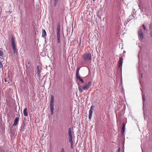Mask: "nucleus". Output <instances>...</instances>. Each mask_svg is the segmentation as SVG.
Wrapping results in <instances>:
<instances>
[{"mask_svg":"<svg viewBox=\"0 0 152 152\" xmlns=\"http://www.w3.org/2000/svg\"><path fill=\"white\" fill-rule=\"evenodd\" d=\"M120 149H121L120 148H118V152H120Z\"/></svg>","mask_w":152,"mask_h":152,"instance_id":"393cba45","label":"nucleus"},{"mask_svg":"<svg viewBox=\"0 0 152 152\" xmlns=\"http://www.w3.org/2000/svg\"><path fill=\"white\" fill-rule=\"evenodd\" d=\"M54 96L53 95H52L51 96V101L50 102V110L51 111V114L53 115V106H54Z\"/></svg>","mask_w":152,"mask_h":152,"instance_id":"f03ea898","label":"nucleus"},{"mask_svg":"<svg viewBox=\"0 0 152 152\" xmlns=\"http://www.w3.org/2000/svg\"><path fill=\"white\" fill-rule=\"evenodd\" d=\"M19 121V118L18 117L15 118L13 123L14 126H15L17 125L18 121Z\"/></svg>","mask_w":152,"mask_h":152,"instance_id":"ddd939ff","label":"nucleus"},{"mask_svg":"<svg viewBox=\"0 0 152 152\" xmlns=\"http://www.w3.org/2000/svg\"><path fill=\"white\" fill-rule=\"evenodd\" d=\"M91 81H89L86 83L85 85L83 86V89L84 90H87L91 86Z\"/></svg>","mask_w":152,"mask_h":152,"instance_id":"39448f33","label":"nucleus"},{"mask_svg":"<svg viewBox=\"0 0 152 152\" xmlns=\"http://www.w3.org/2000/svg\"><path fill=\"white\" fill-rule=\"evenodd\" d=\"M5 81H6V80L5 79Z\"/></svg>","mask_w":152,"mask_h":152,"instance_id":"cd10ccee","label":"nucleus"},{"mask_svg":"<svg viewBox=\"0 0 152 152\" xmlns=\"http://www.w3.org/2000/svg\"><path fill=\"white\" fill-rule=\"evenodd\" d=\"M37 73L39 76H40V73L41 72V68H40L39 66H37Z\"/></svg>","mask_w":152,"mask_h":152,"instance_id":"2eb2a0df","label":"nucleus"},{"mask_svg":"<svg viewBox=\"0 0 152 152\" xmlns=\"http://www.w3.org/2000/svg\"><path fill=\"white\" fill-rule=\"evenodd\" d=\"M12 47V48H13V50L14 53V54H17V50L16 48V46H13V47Z\"/></svg>","mask_w":152,"mask_h":152,"instance_id":"f3484780","label":"nucleus"},{"mask_svg":"<svg viewBox=\"0 0 152 152\" xmlns=\"http://www.w3.org/2000/svg\"><path fill=\"white\" fill-rule=\"evenodd\" d=\"M93 106H92L89 110V118L90 119H91L92 118V115L93 114Z\"/></svg>","mask_w":152,"mask_h":152,"instance_id":"6e6552de","label":"nucleus"},{"mask_svg":"<svg viewBox=\"0 0 152 152\" xmlns=\"http://www.w3.org/2000/svg\"><path fill=\"white\" fill-rule=\"evenodd\" d=\"M142 26H143V28H144V30H146V28H145V26L144 24H143V25H142Z\"/></svg>","mask_w":152,"mask_h":152,"instance_id":"b1692460","label":"nucleus"},{"mask_svg":"<svg viewBox=\"0 0 152 152\" xmlns=\"http://www.w3.org/2000/svg\"><path fill=\"white\" fill-rule=\"evenodd\" d=\"M80 80L82 83H84V81L81 78H80Z\"/></svg>","mask_w":152,"mask_h":152,"instance_id":"4be33fe9","label":"nucleus"},{"mask_svg":"<svg viewBox=\"0 0 152 152\" xmlns=\"http://www.w3.org/2000/svg\"><path fill=\"white\" fill-rule=\"evenodd\" d=\"M23 113L24 115L25 116H27L28 115V113L27 111V108H25L23 111Z\"/></svg>","mask_w":152,"mask_h":152,"instance_id":"dca6fc26","label":"nucleus"},{"mask_svg":"<svg viewBox=\"0 0 152 152\" xmlns=\"http://www.w3.org/2000/svg\"><path fill=\"white\" fill-rule=\"evenodd\" d=\"M93 1H96V0H93Z\"/></svg>","mask_w":152,"mask_h":152,"instance_id":"bb28decb","label":"nucleus"},{"mask_svg":"<svg viewBox=\"0 0 152 152\" xmlns=\"http://www.w3.org/2000/svg\"><path fill=\"white\" fill-rule=\"evenodd\" d=\"M80 68H78L76 71V75H78L79 74V71L80 70Z\"/></svg>","mask_w":152,"mask_h":152,"instance_id":"a211bd4d","label":"nucleus"},{"mask_svg":"<svg viewBox=\"0 0 152 152\" xmlns=\"http://www.w3.org/2000/svg\"><path fill=\"white\" fill-rule=\"evenodd\" d=\"M123 60V58L122 57H121L119 59L118 64V67L119 68H122Z\"/></svg>","mask_w":152,"mask_h":152,"instance_id":"0eeeda50","label":"nucleus"},{"mask_svg":"<svg viewBox=\"0 0 152 152\" xmlns=\"http://www.w3.org/2000/svg\"><path fill=\"white\" fill-rule=\"evenodd\" d=\"M82 58L85 61H91V53H86L82 56Z\"/></svg>","mask_w":152,"mask_h":152,"instance_id":"f257e3e1","label":"nucleus"},{"mask_svg":"<svg viewBox=\"0 0 152 152\" xmlns=\"http://www.w3.org/2000/svg\"><path fill=\"white\" fill-rule=\"evenodd\" d=\"M68 135L69 136V142L71 144V145H72V129L71 128H69L68 129Z\"/></svg>","mask_w":152,"mask_h":152,"instance_id":"20e7f679","label":"nucleus"},{"mask_svg":"<svg viewBox=\"0 0 152 152\" xmlns=\"http://www.w3.org/2000/svg\"><path fill=\"white\" fill-rule=\"evenodd\" d=\"M76 77L77 78V79H78V80H80L81 78L79 75H76Z\"/></svg>","mask_w":152,"mask_h":152,"instance_id":"412c9836","label":"nucleus"},{"mask_svg":"<svg viewBox=\"0 0 152 152\" xmlns=\"http://www.w3.org/2000/svg\"><path fill=\"white\" fill-rule=\"evenodd\" d=\"M11 45L12 47L16 46L15 43V38L13 36H12L11 38Z\"/></svg>","mask_w":152,"mask_h":152,"instance_id":"f8f14e48","label":"nucleus"},{"mask_svg":"<svg viewBox=\"0 0 152 152\" xmlns=\"http://www.w3.org/2000/svg\"><path fill=\"white\" fill-rule=\"evenodd\" d=\"M42 37H45L46 35V32L44 29H42Z\"/></svg>","mask_w":152,"mask_h":152,"instance_id":"4468645a","label":"nucleus"},{"mask_svg":"<svg viewBox=\"0 0 152 152\" xmlns=\"http://www.w3.org/2000/svg\"><path fill=\"white\" fill-rule=\"evenodd\" d=\"M0 59L1 60H0V71L1 70L2 71L3 67L2 63L4 61V58H1V57H0Z\"/></svg>","mask_w":152,"mask_h":152,"instance_id":"1a4fd4ad","label":"nucleus"},{"mask_svg":"<svg viewBox=\"0 0 152 152\" xmlns=\"http://www.w3.org/2000/svg\"><path fill=\"white\" fill-rule=\"evenodd\" d=\"M71 147H72H72H73V144H72V145H71Z\"/></svg>","mask_w":152,"mask_h":152,"instance_id":"a878e982","label":"nucleus"},{"mask_svg":"<svg viewBox=\"0 0 152 152\" xmlns=\"http://www.w3.org/2000/svg\"><path fill=\"white\" fill-rule=\"evenodd\" d=\"M78 89L79 91L81 92H82L83 91V90L81 88V87L80 85H79V86H78Z\"/></svg>","mask_w":152,"mask_h":152,"instance_id":"6ab92c4d","label":"nucleus"},{"mask_svg":"<svg viewBox=\"0 0 152 152\" xmlns=\"http://www.w3.org/2000/svg\"><path fill=\"white\" fill-rule=\"evenodd\" d=\"M138 34L140 38V39H142L144 38V34L143 32L141 29H140L139 30L138 32Z\"/></svg>","mask_w":152,"mask_h":152,"instance_id":"9d476101","label":"nucleus"},{"mask_svg":"<svg viewBox=\"0 0 152 152\" xmlns=\"http://www.w3.org/2000/svg\"><path fill=\"white\" fill-rule=\"evenodd\" d=\"M6 54L5 50L2 48H0V57L1 58H4V57L5 56Z\"/></svg>","mask_w":152,"mask_h":152,"instance_id":"423d86ee","label":"nucleus"},{"mask_svg":"<svg viewBox=\"0 0 152 152\" xmlns=\"http://www.w3.org/2000/svg\"><path fill=\"white\" fill-rule=\"evenodd\" d=\"M57 37L58 43L60 42V26L59 24L57 26Z\"/></svg>","mask_w":152,"mask_h":152,"instance_id":"7ed1b4c3","label":"nucleus"},{"mask_svg":"<svg viewBox=\"0 0 152 152\" xmlns=\"http://www.w3.org/2000/svg\"><path fill=\"white\" fill-rule=\"evenodd\" d=\"M58 0H54V3L55 6H56L58 3Z\"/></svg>","mask_w":152,"mask_h":152,"instance_id":"aec40b11","label":"nucleus"},{"mask_svg":"<svg viewBox=\"0 0 152 152\" xmlns=\"http://www.w3.org/2000/svg\"><path fill=\"white\" fill-rule=\"evenodd\" d=\"M61 152H65L63 148H62Z\"/></svg>","mask_w":152,"mask_h":152,"instance_id":"5701e85b","label":"nucleus"},{"mask_svg":"<svg viewBox=\"0 0 152 152\" xmlns=\"http://www.w3.org/2000/svg\"><path fill=\"white\" fill-rule=\"evenodd\" d=\"M125 126L126 124L124 123H123V126L121 128V132L122 135H124V133Z\"/></svg>","mask_w":152,"mask_h":152,"instance_id":"9b49d317","label":"nucleus"}]
</instances>
